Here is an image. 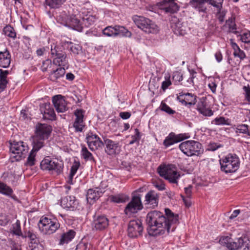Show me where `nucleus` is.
Segmentation results:
<instances>
[{
	"label": "nucleus",
	"instance_id": "f257e3e1",
	"mask_svg": "<svg viewBox=\"0 0 250 250\" xmlns=\"http://www.w3.org/2000/svg\"><path fill=\"white\" fill-rule=\"evenodd\" d=\"M166 215L159 211L149 212L146 218L148 225V232L150 235H162L166 232L169 233L175 229L173 225L178 222V215L174 214L169 208L165 209Z\"/></svg>",
	"mask_w": 250,
	"mask_h": 250
},
{
	"label": "nucleus",
	"instance_id": "f03ea898",
	"mask_svg": "<svg viewBox=\"0 0 250 250\" xmlns=\"http://www.w3.org/2000/svg\"><path fill=\"white\" fill-rule=\"evenodd\" d=\"M221 171L226 173L236 172L240 167L239 157L235 154L229 153L219 160Z\"/></svg>",
	"mask_w": 250,
	"mask_h": 250
},
{
	"label": "nucleus",
	"instance_id": "7ed1b4c3",
	"mask_svg": "<svg viewBox=\"0 0 250 250\" xmlns=\"http://www.w3.org/2000/svg\"><path fill=\"white\" fill-rule=\"evenodd\" d=\"M38 227L41 233L48 235L55 233L60 225L56 218L42 216L38 223Z\"/></svg>",
	"mask_w": 250,
	"mask_h": 250
},
{
	"label": "nucleus",
	"instance_id": "20e7f679",
	"mask_svg": "<svg viewBox=\"0 0 250 250\" xmlns=\"http://www.w3.org/2000/svg\"><path fill=\"white\" fill-rule=\"evenodd\" d=\"M159 175L171 183L177 184L180 174L173 165L161 166L158 168Z\"/></svg>",
	"mask_w": 250,
	"mask_h": 250
},
{
	"label": "nucleus",
	"instance_id": "39448f33",
	"mask_svg": "<svg viewBox=\"0 0 250 250\" xmlns=\"http://www.w3.org/2000/svg\"><path fill=\"white\" fill-rule=\"evenodd\" d=\"M133 20L137 26L148 34H156L159 31V27L152 21L143 16H135Z\"/></svg>",
	"mask_w": 250,
	"mask_h": 250
},
{
	"label": "nucleus",
	"instance_id": "423d86ee",
	"mask_svg": "<svg viewBox=\"0 0 250 250\" xmlns=\"http://www.w3.org/2000/svg\"><path fill=\"white\" fill-rule=\"evenodd\" d=\"M10 151V159L13 162L25 158L28 152V148L23 142H14L11 143Z\"/></svg>",
	"mask_w": 250,
	"mask_h": 250
},
{
	"label": "nucleus",
	"instance_id": "0eeeda50",
	"mask_svg": "<svg viewBox=\"0 0 250 250\" xmlns=\"http://www.w3.org/2000/svg\"><path fill=\"white\" fill-rule=\"evenodd\" d=\"M179 147L186 155L192 156H198L202 152V145L195 141H187L181 143Z\"/></svg>",
	"mask_w": 250,
	"mask_h": 250
},
{
	"label": "nucleus",
	"instance_id": "6e6552de",
	"mask_svg": "<svg viewBox=\"0 0 250 250\" xmlns=\"http://www.w3.org/2000/svg\"><path fill=\"white\" fill-rule=\"evenodd\" d=\"M245 237L232 239L230 236H222L219 240V243L222 246L226 247L229 250H237L241 249L246 243Z\"/></svg>",
	"mask_w": 250,
	"mask_h": 250
},
{
	"label": "nucleus",
	"instance_id": "1a4fd4ad",
	"mask_svg": "<svg viewBox=\"0 0 250 250\" xmlns=\"http://www.w3.org/2000/svg\"><path fill=\"white\" fill-rule=\"evenodd\" d=\"M61 16L63 19L62 24L77 31H83V25L82 22L76 15L67 16L64 14Z\"/></svg>",
	"mask_w": 250,
	"mask_h": 250
},
{
	"label": "nucleus",
	"instance_id": "9d476101",
	"mask_svg": "<svg viewBox=\"0 0 250 250\" xmlns=\"http://www.w3.org/2000/svg\"><path fill=\"white\" fill-rule=\"evenodd\" d=\"M143 227L142 222L139 219L132 220L128 225V235L131 238H136L142 235Z\"/></svg>",
	"mask_w": 250,
	"mask_h": 250
},
{
	"label": "nucleus",
	"instance_id": "9b49d317",
	"mask_svg": "<svg viewBox=\"0 0 250 250\" xmlns=\"http://www.w3.org/2000/svg\"><path fill=\"white\" fill-rule=\"evenodd\" d=\"M143 208L140 197L134 196L131 201L127 205L124 210L125 213L130 215L132 213H137Z\"/></svg>",
	"mask_w": 250,
	"mask_h": 250
},
{
	"label": "nucleus",
	"instance_id": "f8f14e48",
	"mask_svg": "<svg viewBox=\"0 0 250 250\" xmlns=\"http://www.w3.org/2000/svg\"><path fill=\"white\" fill-rule=\"evenodd\" d=\"M52 128L51 126L46 124L38 123L36 125L35 136L37 138L47 140L50 135Z\"/></svg>",
	"mask_w": 250,
	"mask_h": 250
},
{
	"label": "nucleus",
	"instance_id": "ddd939ff",
	"mask_svg": "<svg viewBox=\"0 0 250 250\" xmlns=\"http://www.w3.org/2000/svg\"><path fill=\"white\" fill-rule=\"evenodd\" d=\"M86 139L88 146L89 149L92 151L102 148L104 146V143L100 137L96 134H93L92 132H89L87 134Z\"/></svg>",
	"mask_w": 250,
	"mask_h": 250
},
{
	"label": "nucleus",
	"instance_id": "4468645a",
	"mask_svg": "<svg viewBox=\"0 0 250 250\" xmlns=\"http://www.w3.org/2000/svg\"><path fill=\"white\" fill-rule=\"evenodd\" d=\"M104 145H105V152L109 155H116L119 153L121 147L118 142L113 141L109 139H104Z\"/></svg>",
	"mask_w": 250,
	"mask_h": 250
},
{
	"label": "nucleus",
	"instance_id": "2eb2a0df",
	"mask_svg": "<svg viewBox=\"0 0 250 250\" xmlns=\"http://www.w3.org/2000/svg\"><path fill=\"white\" fill-rule=\"evenodd\" d=\"M158 5L160 9L163 10L166 13H174L179 10V6L175 0H163Z\"/></svg>",
	"mask_w": 250,
	"mask_h": 250
},
{
	"label": "nucleus",
	"instance_id": "dca6fc26",
	"mask_svg": "<svg viewBox=\"0 0 250 250\" xmlns=\"http://www.w3.org/2000/svg\"><path fill=\"white\" fill-rule=\"evenodd\" d=\"M108 225V220L104 215L95 216L92 223L93 229L97 231H102L105 229L107 228Z\"/></svg>",
	"mask_w": 250,
	"mask_h": 250
},
{
	"label": "nucleus",
	"instance_id": "f3484780",
	"mask_svg": "<svg viewBox=\"0 0 250 250\" xmlns=\"http://www.w3.org/2000/svg\"><path fill=\"white\" fill-rule=\"evenodd\" d=\"M29 238L30 240V244L29 247L31 250H42V247L40 245L39 240L37 236V235L33 231L28 230L24 232L22 238Z\"/></svg>",
	"mask_w": 250,
	"mask_h": 250
},
{
	"label": "nucleus",
	"instance_id": "a211bd4d",
	"mask_svg": "<svg viewBox=\"0 0 250 250\" xmlns=\"http://www.w3.org/2000/svg\"><path fill=\"white\" fill-rule=\"evenodd\" d=\"M171 27L176 35L183 36L186 33V24L175 17H174L171 20Z\"/></svg>",
	"mask_w": 250,
	"mask_h": 250
},
{
	"label": "nucleus",
	"instance_id": "6ab92c4d",
	"mask_svg": "<svg viewBox=\"0 0 250 250\" xmlns=\"http://www.w3.org/2000/svg\"><path fill=\"white\" fill-rule=\"evenodd\" d=\"M74 115L76 119L73 124V127L77 132H82L85 125L83 121L84 111L82 109H77L75 111Z\"/></svg>",
	"mask_w": 250,
	"mask_h": 250
},
{
	"label": "nucleus",
	"instance_id": "aec40b11",
	"mask_svg": "<svg viewBox=\"0 0 250 250\" xmlns=\"http://www.w3.org/2000/svg\"><path fill=\"white\" fill-rule=\"evenodd\" d=\"M159 194L154 190H150L145 196V204L151 208H155L158 205Z\"/></svg>",
	"mask_w": 250,
	"mask_h": 250
},
{
	"label": "nucleus",
	"instance_id": "412c9836",
	"mask_svg": "<svg viewBox=\"0 0 250 250\" xmlns=\"http://www.w3.org/2000/svg\"><path fill=\"white\" fill-rule=\"evenodd\" d=\"M186 138L184 134H179L176 135L174 133L171 132L166 137L164 141L163 144L166 147H168L183 140Z\"/></svg>",
	"mask_w": 250,
	"mask_h": 250
},
{
	"label": "nucleus",
	"instance_id": "4be33fe9",
	"mask_svg": "<svg viewBox=\"0 0 250 250\" xmlns=\"http://www.w3.org/2000/svg\"><path fill=\"white\" fill-rule=\"evenodd\" d=\"M52 102L58 112H64L67 110L66 103L61 95L53 97Z\"/></svg>",
	"mask_w": 250,
	"mask_h": 250
},
{
	"label": "nucleus",
	"instance_id": "5701e85b",
	"mask_svg": "<svg viewBox=\"0 0 250 250\" xmlns=\"http://www.w3.org/2000/svg\"><path fill=\"white\" fill-rule=\"evenodd\" d=\"M209 0H190L189 5L199 13L206 14L207 13V2Z\"/></svg>",
	"mask_w": 250,
	"mask_h": 250
},
{
	"label": "nucleus",
	"instance_id": "b1692460",
	"mask_svg": "<svg viewBox=\"0 0 250 250\" xmlns=\"http://www.w3.org/2000/svg\"><path fill=\"white\" fill-rule=\"evenodd\" d=\"M103 192L99 188L89 189L87 192L86 199L89 204H93L102 195Z\"/></svg>",
	"mask_w": 250,
	"mask_h": 250
},
{
	"label": "nucleus",
	"instance_id": "393cba45",
	"mask_svg": "<svg viewBox=\"0 0 250 250\" xmlns=\"http://www.w3.org/2000/svg\"><path fill=\"white\" fill-rule=\"evenodd\" d=\"M42 112H43V118L46 120H53L55 119L56 115L50 104H45L43 107L41 109Z\"/></svg>",
	"mask_w": 250,
	"mask_h": 250
},
{
	"label": "nucleus",
	"instance_id": "a878e982",
	"mask_svg": "<svg viewBox=\"0 0 250 250\" xmlns=\"http://www.w3.org/2000/svg\"><path fill=\"white\" fill-rule=\"evenodd\" d=\"M196 96L191 93H180L179 97L178 99L180 101L186 105H189L190 106L194 105L196 102Z\"/></svg>",
	"mask_w": 250,
	"mask_h": 250
},
{
	"label": "nucleus",
	"instance_id": "bb28decb",
	"mask_svg": "<svg viewBox=\"0 0 250 250\" xmlns=\"http://www.w3.org/2000/svg\"><path fill=\"white\" fill-rule=\"evenodd\" d=\"M197 109L203 116L210 117L213 114V111L207 107V103L205 101H200L198 103Z\"/></svg>",
	"mask_w": 250,
	"mask_h": 250
},
{
	"label": "nucleus",
	"instance_id": "cd10ccee",
	"mask_svg": "<svg viewBox=\"0 0 250 250\" xmlns=\"http://www.w3.org/2000/svg\"><path fill=\"white\" fill-rule=\"evenodd\" d=\"M11 62V55L7 50L0 52V66L3 68L9 67Z\"/></svg>",
	"mask_w": 250,
	"mask_h": 250
},
{
	"label": "nucleus",
	"instance_id": "c85d7f7f",
	"mask_svg": "<svg viewBox=\"0 0 250 250\" xmlns=\"http://www.w3.org/2000/svg\"><path fill=\"white\" fill-rule=\"evenodd\" d=\"M76 235V232L72 229H70L66 232L63 233L61 236L59 241V245H63L68 244L72 241Z\"/></svg>",
	"mask_w": 250,
	"mask_h": 250
},
{
	"label": "nucleus",
	"instance_id": "c756f323",
	"mask_svg": "<svg viewBox=\"0 0 250 250\" xmlns=\"http://www.w3.org/2000/svg\"><path fill=\"white\" fill-rule=\"evenodd\" d=\"M76 200L74 196H67L62 198L61 201V204L63 208H74Z\"/></svg>",
	"mask_w": 250,
	"mask_h": 250
},
{
	"label": "nucleus",
	"instance_id": "7c9ffc66",
	"mask_svg": "<svg viewBox=\"0 0 250 250\" xmlns=\"http://www.w3.org/2000/svg\"><path fill=\"white\" fill-rule=\"evenodd\" d=\"M65 67L60 66L53 70L49 74V79L53 82H56L58 79L62 77L65 73Z\"/></svg>",
	"mask_w": 250,
	"mask_h": 250
},
{
	"label": "nucleus",
	"instance_id": "2f4dec72",
	"mask_svg": "<svg viewBox=\"0 0 250 250\" xmlns=\"http://www.w3.org/2000/svg\"><path fill=\"white\" fill-rule=\"evenodd\" d=\"M9 74L8 70H3L0 69V93L3 91L7 87L8 83L7 75Z\"/></svg>",
	"mask_w": 250,
	"mask_h": 250
},
{
	"label": "nucleus",
	"instance_id": "473e14b6",
	"mask_svg": "<svg viewBox=\"0 0 250 250\" xmlns=\"http://www.w3.org/2000/svg\"><path fill=\"white\" fill-rule=\"evenodd\" d=\"M63 162L58 159H53L52 168L51 171L52 173L59 175L62 173L63 169Z\"/></svg>",
	"mask_w": 250,
	"mask_h": 250
},
{
	"label": "nucleus",
	"instance_id": "72a5a7b5",
	"mask_svg": "<svg viewBox=\"0 0 250 250\" xmlns=\"http://www.w3.org/2000/svg\"><path fill=\"white\" fill-rule=\"evenodd\" d=\"M53 62L54 64L59 66L65 67L68 68V61L66 59V54L64 53L62 55L57 56L53 58Z\"/></svg>",
	"mask_w": 250,
	"mask_h": 250
},
{
	"label": "nucleus",
	"instance_id": "f704fd0d",
	"mask_svg": "<svg viewBox=\"0 0 250 250\" xmlns=\"http://www.w3.org/2000/svg\"><path fill=\"white\" fill-rule=\"evenodd\" d=\"M230 42L231 46L234 50V56L235 57H238L241 60H243L244 58H245L246 56L244 52L239 48L238 45L235 42H233L232 39L230 40Z\"/></svg>",
	"mask_w": 250,
	"mask_h": 250
},
{
	"label": "nucleus",
	"instance_id": "c9c22d12",
	"mask_svg": "<svg viewBox=\"0 0 250 250\" xmlns=\"http://www.w3.org/2000/svg\"><path fill=\"white\" fill-rule=\"evenodd\" d=\"M45 139L37 138L36 136H34L32 150L37 152L45 145Z\"/></svg>",
	"mask_w": 250,
	"mask_h": 250
},
{
	"label": "nucleus",
	"instance_id": "e433bc0d",
	"mask_svg": "<svg viewBox=\"0 0 250 250\" xmlns=\"http://www.w3.org/2000/svg\"><path fill=\"white\" fill-rule=\"evenodd\" d=\"M235 17L232 15L228 20L226 21V26L229 28V32L234 34L237 33L236 25L235 22Z\"/></svg>",
	"mask_w": 250,
	"mask_h": 250
},
{
	"label": "nucleus",
	"instance_id": "4c0bfd02",
	"mask_svg": "<svg viewBox=\"0 0 250 250\" xmlns=\"http://www.w3.org/2000/svg\"><path fill=\"white\" fill-rule=\"evenodd\" d=\"M116 25L113 26H108L104 28L103 31V34L107 37H117Z\"/></svg>",
	"mask_w": 250,
	"mask_h": 250
},
{
	"label": "nucleus",
	"instance_id": "58836bf2",
	"mask_svg": "<svg viewBox=\"0 0 250 250\" xmlns=\"http://www.w3.org/2000/svg\"><path fill=\"white\" fill-rule=\"evenodd\" d=\"M82 23L84 27H88L94 23L96 20L95 16L86 15L82 18Z\"/></svg>",
	"mask_w": 250,
	"mask_h": 250
},
{
	"label": "nucleus",
	"instance_id": "ea45409f",
	"mask_svg": "<svg viewBox=\"0 0 250 250\" xmlns=\"http://www.w3.org/2000/svg\"><path fill=\"white\" fill-rule=\"evenodd\" d=\"M53 159H51L48 157L43 159L40 164L41 168L43 170H48L51 171L52 168Z\"/></svg>",
	"mask_w": 250,
	"mask_h": 250
},
{
	"label": "nucleus",
	"instance_id": "a19ab883",
	"mask_svg": "<svg viewBox=\"0 0 250 250\" xmlns=\"http://www.w3.org/2000/svg\"><path fill=\"white\" fill-rule=\"evenodd\" d=\"M235 131L236 133L246 134L250 138V128L247 125L241 124L238 125L235 128Z\"/></svg>",
	"mask_w": 250,
	"mask_h": 250
},
{
	"label": "nucleus",
	"instance_id": "79ce46f5",
	"mask_svg": "<svg viewBox=\"0 0 250 250\" xmlns=\"http://www.w3.org/2000/svg\"><path fill=\"white\" fill-rule=\"evenodd\" d=\"M0 193L14 198L15 196H12L13 190L11 188L7 186L3 183L0 182Z\"/></svg>",
	"mask_w": 250,
	"mask_h": 250
},
{
	"label": "nucleus",
	"instance_id": "37998d69",
	"mask_svg": "<svg viewBox=\"0 0 250 250\" xmlns=\"http://www.w3.org/2000/svg\"><path fill=\"white\" fill-rule=\"evenodd\" d=\"M65 52L63 51L62 46H60L58 45H51V55L52 57L54 58L57 56L62 55Z\"/></svg>",
	"mask_w": 250,
	"mask_h": 250
},
{
	"label": "nucleus",
	"instance_id": "c03bdc74",
	"mask_svg": "<svg viewBox=\"0 0 250 250\" xmlns=\"http://www.w3.org/2000/svg\"><path fill=\"white\" fill-rule=\"evenodd\" d=\"M117 36L130 37L131 33L124 26L116 25Z\"/></svg>",
	"mask_w": 250,
	"mask_h": 250
},
{
	"label": "nucleus",
	"instance_id": "a18cd8bd",
	"mask_svg": "<svg viewBox=\"0 0 250 250\" xmlns=\"http://www.w3.org/2000/svg\"><path fill=\"white\" fill-rule=\"evenodd\" d=\"M230 120L229 119H226L224 117H219L215 118L211 121V124L217 125H229Z\"/></svg>",
	"mask_w": 250,
	"mask_h": 250
},
{
	"label": "nucleus",
	"instance_id": "49530a36",
	"mask_svg": "<svg viewBox=\"0 0 250 250\" xmlns=\"http://www.w3.org/2000/svg\"><path fill=\"white\" fill-rule=\"evenodd\" d=\"M66 0H45V4L51 8H59Z\"/></svg>",
	"mask_w": 250,
	"mask_h": 250
},
{
	"label": "nucleus",
	"instance_id": "de8ad7c7",
	"mask_svg": "<svg viewBox=\"0 0 250 250\" xmlns=\"http://www.w3.org/2000/svg\"><path fill=\"white\" fill-rule=\"evenodd\" d=\"M4 34L13 39L16 38V33L13 27L11 25H6L3 30Z\"/></svg>",
	"mask_w": 250,
	"mask_h": 250
},
{
	"label": "nucleus",
	"instance_id": "09e8293b",
	"mask_svg": "<svg viewBox=\"0 0 250 250\" xmlns=\"http://www.w3.org/2000/svg\"><path fill=\"white\" fill-rule=\"evenodd\" d=\"M80 166V163L78 161H75L71 167L70 172L69 175V183L72 182L73 177Z\"/></svg>",
	"mask_w": 250,
	"mask_h": 250
},
{
	"label": "nucleus",
	"instance_id": "8fccbe9b",
	"mask_svg": "<svg viewBox=\"0 0 250 250\" xmlns=\"http://www.w3.org/2000/svg\"><path fill=\"white\" fill-rule=\"evenodd\" d=\"M63 45L69 48L70 50L74 54H78L80 51V47L78 45L74 44L72 42H65L63 43Z\"/></svg>",
	"mask_w": 250,
	"mask_h": 250
},
{
	"label": "nucleus",
	"instance_id": "3c124183",
	"mask_svg": "<svg viewBox=\"0 0 250 250\" xmlns=\"http://www.w3.org/2000/svg\"><path fill=\"white\" fill-rule=\"evenodd\" d=\"M81 155L86 161H94V157L86 147H83L81 151Z\"/></svg>",
	"mask_w": 250,
	"mask_h": 250
},
{
	"label": "nucleus",
	"instance_id": "603ef678",
	"mask_svg": "<svg viewBox=\"0 0 250 250\" xmlns=\"http://www.w3.org/2000/svg\"><path fill=\"white\" fill-rule=\"evenodd\" d=\"M12 231L13 234L18 236H21L22 237L23 234L21 232V223L19 220H17L16 222L13 225Z\"/></svg>",
	"mask_w": 250,
	"mask_h": 250
},
{
	"label": "nucleus",
	"instance_id": "864d4df0",
	"mask_svg": "<svg viewBox=\"0 0 250 250\" xmlns=\"http://www.w3.org/2000/svg\"><path fill=\"white\" fill-rule=\"evenodd\" d=\"M128 199V197L123 194L112 196L111 200L115 203H120L125 202Z\"/></svg>",
	"mask_w": 250,
	"mask_h": 250
},
{
	"label": "nucleus",
	"instance_id": "5fc2aeb1",
	"mask_svg": "<svg viewBox=\"0 0 250 250\" xmlns=\"http://www.w3.org/2000/svg\"><path fill=\"white\" fill-rule=\"evenodd\" d=\"M141 135L138 129H134V134L131 137L132 140L129 142V145H133L135 143H139L141 139Z\"/></svg>",
	"mask_w": 250,
	"mask_h": 250
},
{
	"label": "nucleus",
	"instance_id": "6e6d98bb",
	"mask_svg": "<svg viewBox=\"0 0 250 250\" xmlns=\"http://www.w3.org/2000/svg\"><path fill=\"white\" fill-rule=\"evenodd\" d=\"M171 84L170 76L169 74H167L165 76V80L162 83L161 88L165 91Z\"/></svg>",
	"mask_w": 250,
	"mask_h": 250
},
{
	"label": "nucleus",
	"instance_id": "4d7b16f0",
	"mask_svg": "<svg viewBox=\"0 0 250 250\" xmlns=\"http://www.w3.org/2000/svg\"><path fill=\"white\" fill-rule=\"evenodd\" d=\"M241 41L250 46V31H248L241 35Z\"/></svg>",
	"mask_w": 250,
	"mask_h": 250
},
{
	"label": "nucleus",
	"instance_id": "13d9d810",
	"mask_svg": "<svg viewBox=\"0 0 250 250\" xmlns=\"http://www.w3.org/2000/svg\"><path fill=\"white\" fill-rule=\"evenodd\" d=\"M35 152H36L32 150L27 158V164L30 166H32L35 164Z\"/></svg>",
	"mask_w": 250,
	"mask_h": 250
},
{
	"label": "nucleus",
	"instance_id": "bf43d9fd",
	"mask_svg": "<svg viewBox=\"0 0 250 250\" xmlns=\"http://www.w3.org/2000/svg\"><path fill=\"white\" fill-rule=\"evenodd\" d=\"M224 0H209L208 3L213 6L220 10L222 7V3Z\"/></svg>",
	"mask_w": 250,
	"mask_h": 250
},
{
	"label": "nucleus",
	"instance_id": "052dcab7",
	"mask_svg": "<svg viewBox=\"0 0 250 250\" xmlns=\"http://www.w3.org/2000/svg\"><path fill=\"white\" fill-rule=\"evenodd\" d=\"M172 79L175 82V84H177V83H179L183 80V77L181 72L175 71L173 74Z\"/></svg>",
	"mask_w": 250,
	"mask_h": 250
},
{
	"label": "nucleus",
	"instance_id": "680f3d73",
	"mask_svg": "<svg viewBox=\"0 0 250 250\" xmlns=\"http://www.w3.org/2000/svg\"><path fill=\"white\" fill-rule=\"evenodd\" d=\"M161 110L166 112L168 114H173L175 111L172 110L169 106L166 104L162 103L161 104Z\"/></svg>",
	"mask_w": 250,
	"mask_h": 250
},
{
	"label": "nucleus",
	"instance_id": "e2e57ef3",
	"mask_svg": "<svg viewBox=\"0 0 250 250\" xmlns=\"http://www.w3.org/2000/svg\"><path fill=\"white\" fill-rule=\"evenodd\" d=\"M51 66V61L47 59L42 62V71H46L49 67Z\"/></svg>",
	"mask_w": 250,
	"mask_h": 250
},
{
	"label": "nucleus",
	"instance_id": "0e129e2a",
	"mask_svg": "<svg viewBox=\"0 0 250 250\" xmlns=\"http://www.w3.org/2000/svg\"><path fill=\"white\" fill-rule=\"evenodd\" d=\"M243 89L245 92V97L248 102H250V87L244 86Z\"/></svg>",
	"mask_w": 250,
	"mask_h": 250
},
{
	"label": "nucleus",
	"instance_id": "69168bd1",
	"mask_svg": "<svg viewBox=\"0 0 250 250\" xmlns=\"http://www.w3.org/2000/svg\"><path fill=\"white\" fill-rule=\"evenodd\" d=\"M120 117L124 120L127 119L131 116V113L129 112H121L119 114Z\"/></svg>",
	"mask_w": 250,
	"mask_h": 250
},
{
	"label": "nucleus",
	"instance_id": "338daca9",
	"mask_svg": "<svg viewBox=\"0 0 250 250\" xmlns=\"http://www.w3.org/2000/svg\"><path fill=\"white\" fill-rule=\"evenodd\" d=\"M220 147V146L216 143H210L208 146V149L209 150L215 151Z\"/></svg>",
	"mask_w": 250,
	"mask_h": 250
},
{
	"label": "nucleus",
	"instance_id": "774afa93",
	"mask_svg": "<svg viewBox=\"0 0 250 250\" xmlns=\"http://www.w3.org/2000/svg\"><path fill=\"white\" fill-rule=\"evenodd\" d=\"M243 75L246 79L250 80V67H247L244 69Z\"/></svg>",
	"mask_w": 250,
	"mask_h": 250
}]
</instances>
